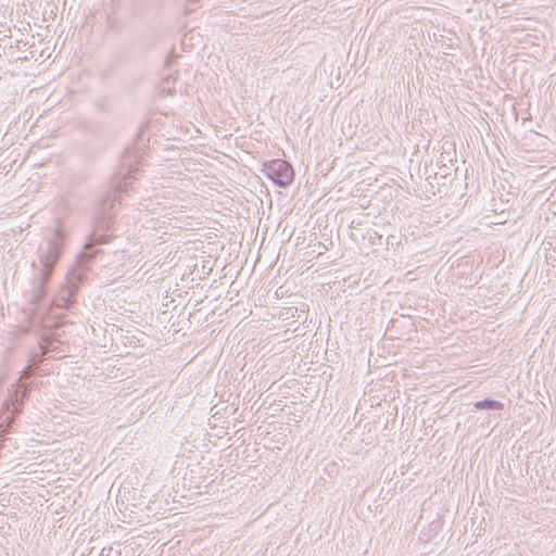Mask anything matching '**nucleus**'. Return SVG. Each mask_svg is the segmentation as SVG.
Returning <instances> with one entry per match:
<instances>
[{
    "instance_id": "nucleus-9",
    "label": "nucleus",
    "mask_w": 556,
    "mask_h": 556,
    "mask_svg": "<svg viewBox=\"0 0 556 556\" xmlns=\"http://www.w3.org/2000/svg\"><path fill=\"white\" fill-rule=\"evenodd\" d=\"M46 358L47 355L42 354L41 350L40 352H34L29 355L28 367L36 370Z\"/></svg>"
},
{
    "instance_id": "nucleus-3",
    "label": "nucleus",
    "mask_w": 556,
    "mask_h": 556,
    "mask_svg": "<svg viewBox=\"0 0 556 556\" xmlns=\"http://www.w3.org/2000/svg\"><path fill=\"white\" fill-rule=\"evenodd\" d=\"M143 160V150L140 147H129L123 152L115 173L110 182V191L106 190V203L118 200L128 191V187L137 178L139 164Z\"/></svg>"
},
{
    "instance_id": "nucleus-12",
    "label": "nucleus",
    "mask_w": 556,
    "mask_h": 556,
    "mask_svg": "<svg viewBox=\"0 0 556 556\" xmlns=\"http://www.w3.org/2000/svg\"><path fill=\"white\" fill-rule=\"evenodd\" d=\"M84 127H85V129H86L87 131L91 130V129H90V127H89V125H88L87 123H86V124H84Z\"/></svg>"
},
{
    "instance_id": "nucleus-1",
    "label": "nucleus",
    "mask_w": 556,
    "mask_h": 556,
    "mask_svg": "<svg viewBox=\"0 0 556 556\" xmlns=\"http://www.w3.org/2000/svg\"><path fill=\"white\" fill-rule=\"evenodd\" d=\"M104 243V231L98 226L88 237L83 251L76 256V261L66 275L65 285L59 290L53 299L58 307L71 309L76 303V293L83 283L91 262L102 251L99 249Z\"/></svg>"
},
{
    "instance_id": "nucleus-10",
    "label": "nucleus",
    "mask_w": 556,
    "mask_h": 556,
    "mask_svg": "<svg viewBox=\"0 0 556 556\" xmlns=\"http://www.w3.org/2000/svg\"><path fill=\"white\" fill-rule=\"evenodd\" d=\"M94 20H96V16H93V15L87 16L85 25L83 26L84 30H87L88 28H92Z\"/></svg>"
},
{
    "instance_id": "nucleus-6",
    "label": "nucleus",
    "mask_w": 556,
    "mask_h": 556,
    "mask_svg": "<svg viewBox=\"0 0 556 556\" xmlns=\"http://www.w3.org/2000/svg\"><path fill=\"white\" fill-rule=\"evenodd\" d=\"M60 340L55 338L45 337L39 342V349L42 351V354L48 355L50 353H54V355H52L51 357L62 358L64 356V351H60Z\"/></svg>"
},
{
    "instance_id": "nucleus-4",
    "label": "nucleus",
    "mask_w": 556,
    "mask_h": 556,
    "mask_svg": "<svg viewBox=\"0 0 556 556\" xmlns=\"http://www.w3.org/2000/svg\"><path fill=\"white\" fill-rule=\"evenodd\" d=\"M263 173L267 178L282 188L290 186L294 179V170L290 163L280 159L265 163Z\"/></svg>"
},
{
    "instance_id": "nucleus-13",
    "label": "nucleus",
    "mask_w": 556,
    "mask_h": 556,
    "mask_svg": "<svg viewBox=\"0 0 556 556\" xmlns=\"http://www.w3.org/2000/svg\"><path fill=\"white\" fill-rule=\"evenodd\" d=\"M27 396V391H23V397Z\"/></svg>"
},
{
    "instance_id": "nucleus-2",
    "label": "nucleus",
    "mask_w": 556,
    "mask_h": 556,
    "mask_svg": "<svg viewBox=\"0 0 556 556\" xmlns=\"http://www.w3.org/2000/svg\"><path fill=\"white\" fill-rule=\"evenodd\" d=\"M65 238L66 235L64 229L56 227L48 237H46V244L40 245L38 249L40 267L33 278V289L29 292V302L33 305H39L47 295V285L49 283L54 267L61 257ZM33 267L37 269V264L35 262H33Z\"/></svg>"
},
{
    "instance_id": "nucleus-11",
    "label": "nucleus",
    "mask_w": 556,
    "mask_h": 556,
    "mask_svg": "<svg viewBox=\"0 0 556 556\" xmlns=\"http://www.w3.org/2000/svg\"><path fill=\"white\" fill-rule=\"evenodd\" d=\"M113 331H116V332L118 331V329H117V327L115 325H112L110 329L108 327L105 329V332L110 333L111 336H112Z\"/></svg>"
},
{
    "instance_id": "nucleus-8",
    "label": "nucleus",
    "mask_w": 556,
    "mask_h": 556,
    "mask_svg": "<svg viewBox=\"0 0 556 556\" xmlns=\"http://www.w3.org/2000/svg\"><path fill=\"white\" fill-rule=\"evenodd\" d=\"M175 78L167 74L163 77L161 84H160V91L163 94L170 96L175 92Z\"/></svg>"
},
{
    "instance_id": "nucleus-5",
    "label": "nucleus",
    "mask_w": 556,
    "mask_h": 556,
    "mask_svg": "<svg viewBox=\"0 0 556 556\" xmlns=\"http://www.w3.org/2000/svg\"><path fill=\"white\" fill-rule=\"evenodd\" d=\"M5 409L0 414V428L3 431L4 428H9L15 420V417L22 410V403L17 402L16 399L10 403H4Z\"/></svg>"
},
{
    "instance_id": "nucleus-14",
    "label": "nucleus",
    "mask_w": 556,
    "mask_h": 556,
    "mask_svg": "<svg viewBox=\"0 0 556 556\" xmlns=\"http://www.w3.org/2000/svg\"><path fill=\"white\" fill-rule=\"evenodd\" d=\"M109 219V216L106 215V220ZM105 229L108 230L109 229V226L106 225L105 226Z\"/></svg>"
},
{
    "instance_id": "nucleus-7",
    "label": "nucleus",
    "mask_w": 556,
    "mask_h": 556,
    "mask_svg": "<svg viewBox=\"0 0 556 556\" xmlns=\"http://www.w3.org/2000/svg\"><path fill=\"white\" fill-rule=\"evenodd\" d=\"M473 406L478 410H482V409L501 410V409H503L504 404L496 400L484 399L482 401L476 402Z\"/></svg>"
}]
</instances>
